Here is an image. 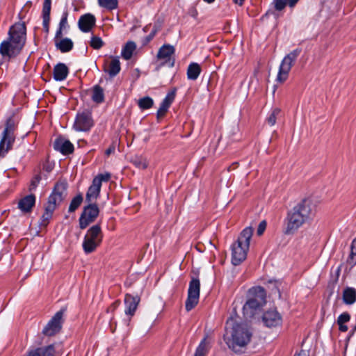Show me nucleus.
I'll list each match as a JSON object with an SVG mask.
<instances>
[{"label":"nucleus","instance_id":"nucleus-24","mask_svg":"<svg viewBox=\"0 0 356 356\" xmlns=\"http://www.w3.org/2000/svg\"><path fill=\"white\" fill-rule=\"evenodd\" d=\"M55 349L54 345L37 348L30 350L26 356H54Z\"/></svg>","mask_w":356,"mask_h":356},{"label":"nucleus","instance_id":"nucleus-23","mask_svg":"<svg viewBox=\"0 0 356 356\" xmlns=\"http://www.w3.org/2000/svg\"><path fill=\"white\" fill-rule=\"evenodd\" d=\"M69 73V69L64 63H58L54 66L53 71L54 79L56 81H61L65 80Z\"/></svg>","mask_w":356,"mask_h":356},{"label":"nucleus","instance_id":"nucleus-33","mask_svg":"<svg viewBox=\"0 0 356 356\" xmlns=\"http://www.w3.org/2000/svg\"><path fill=\"white\" fill-rule=\"evenodd\" d=\"M209 345L206 338L203 339L197 348L194 356H206L209 351Z\"/></svg>","mask_w":356,"mask_h":356},{"label":"nucleus","instance_id":"nucleus-16","mask_svg":"<svg viewBox=\"0 0 356 356\" xmlns=\"http://www.w3.org/2000/svg\"><path fill=\"white\" fill-rule=\"evenodd\" d=\"M96 19L92 14L88 13L81 15L78 22L79 29L85 33L89 32L95 25Z\"/></svg>","mask_w":356,"mask_h":356},{"label":"nucleus","instance_id":"nucleus-9","mask_svg":"<svg viewBox=\"0 0 356 356\" xmlns=\"http://www.w3.org/2000/svg\"><path fill=\"white\" fill-rule=\"evenodd\" d=\"M99 209L96 204L88 202V205L84 207L79 218V227L81 229H86L97 218Z\"/></svg>","mask_w":356,"mask_h":356},{"label":"nucleus","instance_id":"nucleus-14","mask_svg":"<svg viewBox=\"0 0 356 356\" xmlns=\"http://www.w3.org/2000/svg\"><path fill=\"white\" fill-rule=\"evenodd\" d=\"M175 53V48L170 44H164L159 50L157 58L163 60L161 65L168 64L170 67L174 65V60H171V56Z\"/></svg>","mask_w":356,"mask_h":356},{"label":"nucleus","instance_id":"nucleus-49","mask_svg":"<svg viewBox=\"0 0 356 356\" xmlns=\"http://www.w3.org/2000/svg\"><path fill=\"white\" fill-rule=\"evenodd\" d=\"M299 0H287L286 5L289 4L290 7H293Z\"/></svg>","mask_w":356,"mask_h":356},{"label":"nucleus","instance_id":"nucleus-47","mask_svg":"<svg viewBox=\"0 0 356 356\" xmlns=\"http://www.w3.org/2000/svg\"><path fill=\"white\" fill-rule=\"evenodd\" d=\"M167 111H168L166 109L160 106L157 111V118L159 119V118H163L165 115Z\"/></svg>","mask_w":356,"mask_h":356},{"label":"nucleus","instance_id":"nucleus-11","mask_svg":"<svg viewBox=\"0 0 356 356\" xmlns=\"http://www.w3.org/2000/svg\"><path fill=\"white\" fill-rule=\"evenodd\" d=\"M65 311V309H61L54 314L43 328L42 332L44 335L52 337L60 331L63 323V317Z\"/></svg>","mask_w":356,"mask_h":356},{"label":"nucleus","instance_id":"nucleus-8","mask_svg":"<svg viewBox=\"0 0 356 356\" xmlns=\"http://www.w3.org/2000/svg\"><path fill=\"white\" fill-rule=\"evenodd\" d=\"M300 52V49H296L284 57L279 67L276 79L277 82L283 83L288 79L289 73Z\"/></svg>","mask_w":356,"mask_h":356},{"label":"nucleus","instance_id":"nucleus-3","mask_svg":"<svg viewBox=\"0 0 356 356\" xmlns=\"http://www.w3.org/2000/svg\"><path fill=\"white\" fill-rule=\"evenodd\" d=\"M312 214L311 203L304 200L294 207L287 213L285 219V234L295 233L303 224L308 221Z\"/></svg>","mask_w":356,"mask_h":356},{"label":"nucleus","instance_id":"nucleus-29","mask_svg":"<svg viewBox=\"0 0 356 356\" xmlns=\"http://www.w3.org/2000/svg\"><path fill=\"white\" fill-rule=\"evenodd\" d=\"M136 49V44L134 42H127L122 50V56L125 60H129Z\"/></svg>","mask_w":356,"mask_h":356},{"label":"nucleus","instance_id":"nucleus-53","mask_svg":"<svg viewBox=\"0 0 356 356\" xmlns=\"http://www.w3.org/2000/svg\"><path fill=\"white\" fill-rule=\"evenodd\" d=\"M204 2H207L208 3H213L215 0H203Z\"/></svg>","mask_w":356,"mask_h":356},{"label":"nucleus","instance_id":"nucleus-30","mask_svg":"<svg viewBox=\"0 0 356 356\" xmlns=\"http://www.w3.org/2000/svg\"><path fill=\"white\" fill-rule=\"evenodd\" d=\"M92 99L96 103H102L104 100L103 89L98 85L93 88Z\"/></svg>","mask_w":356,"mask_h":356},{"label":"nucleus","instance_id":"nucleus-15","mask_svg":"<svg viewBox=\"0 0 356 356\" xmlns=\"http://www.w3.org/2000/svg\"><path fill=\"white\" fill-rule=\"evenodd\" d=\"M140 298L136 296H133L130 294H126L124 298V305L125 309L124 313L127 316H129V318L128 319V322L130 321L131 317L133 316L137 309L138 305L140 302Z\"/></svg>","mask_w":356,"mask_h":356},{"label":"nucleus","instance_id":"nucleus-50","mask_svg":"<svg viewBox=\"0 0 356 356\" xmlns=\"http://www.w3.org/2000/svg\"><path fill=\"white\" fill-rule=\"evenodd\" d=\"M339 329L341 332H346L348 330V326L345 324H338Z\"/></svg>","mask_w":356,"mask_h":356},{"label":"nucleus","instance_id":"nucleus-32","mask_svg":"<svg viewBox=\"0 0 356 356\" xmlns=\"http://www.w3.org/2000/svg\"><path fill=\"white\" fill-rule=\"evenodd\" d=\"M67 17H68V11L66 10L63 12L62 15V17L60 19L59 23V28L56 31V37L61 38L62 37V31L67 26Z\"/></svg>","mask_w":356,"mask_h":356},{"label":"nucleus","instance_id":"nucleus-35","mask_svg":"<svg viewBox=\"0 0 356 356\" xmlns=\"http://www.w3.org/2000/svg\"><path fill=\"white\" fill-rule=\"evenodd\" d=\"M281 110L278 108H275L272 110L271 113L266 118V122L270 126H273L276 123V120L280 115Z\"/></svg>","mask_w":356,"mask_h":356},{"label":"nucleus","instance_id":"nucleus-48","mask_svg":"<svg viewBox=\"0 0 356 356\" xmlns=\"http://www.w3.org/2000/svg\"><path fill=\"white\" fill-rule=\"evenodd\" d=\"M115 151V147L114 146H111L109 147L105 152L106 154V155H110L111 154L113 153Z\"/></svg>","mask_w":356,"mask_h":356},{"label":"nucleus","instance_id":"nucleus-5","mask_svg":"<svg viewBox=\"0 0 356 356\" xmlns=\"http://www.w3.org/2000/svg\"><path fill=\"white\" fill-rule=\"evenodd\" d=\"M252 234L253 228L247 227L241 232L236 242L232 244V262L234 266L240 264L246 259Z\"/></svg>","mask_w":356,"mask_h":356},{"label":"nucleus","instance_id":"nucleus-26","mask_svg":"<svg viewBox=\"0 0 356 356\" xmlns=\"http://www.w3.org/2000/svg\"><path fill=\"white\" fill-rule=\"evenodd\" d=\"M343 300L346 305H352L356 301V290L346 287L343 292Z\"/></svg>","mask_w":356,"mask_h":356},{"label":"nucleus","instance_id":"nucleus-52","mask_svg":"<svg viewBox=\"0 0 356 356\" xmlns=\"http://www.w3.org/2000/svg\"><path fill=\"white\" fill-rule=\"evenodd\" d=\"M245 0H234V3L239 5V6H242L243 2H244Z\"/></svg>","mask_w":356,"mask_h":356},{"label":"nucleus","instance_id":"nucleus-2","mask_svg":"<svg viewBox=\"0 0 356 356\" xmlns=\"http://www.w3.org/2000/svg\"><path fill=\"white\" fill-rule=\"evenodd\" d=\"M26 38V28L24 22H17L10 26L8 37L0 44V54L3 58L17 56L23 49Z\"/></svg>","mask_w":356,"mask_h":356},{"label":"nucleus","instance_id":"nucleus-45","mask_svg":"<svg viewBox=\"0 0 356 356\" xmlns=\"http://www.w3.org/2000/svg\"><path fill=\"white\" fill-rule=\"evenodd\" d=\"M266 225H267V223H266V220H262L261 222H260V223L259 224L257 230V234L258 236H261L264 234V232L266 228Z\"/></svg>","mask_w":356,"mask_h":356},{"label":"nucleus","instance_id":"nucleus-18","mask_svg":"<svg viewBox=\"0 0 356 356\" xmlns=\"http://www.w3.org/2000/svg\"><path fill=\"white\" fill-rule=\"evenodd\" d=\"M101 187L99 180L93 179L92 183L86 193V201L87 202H92V201L95 200L99 195Z\"/></svg>","mask_w":356,"mask_h":356},{"label":"nucleus","instance_id":"nucleus-39","mask_svg":"<svg viewBox=\"0 0 356 356\" xmlns=\"http://www.w3.org/2000/svg\"><path fill=\"white\" fill-rule=\"evenodd\" d=\"M90 44L95 49H99L103 46V41L98 36H92Z\"/></svg>","mask_w":356,"mask_h":356},{"label":"nucleus","instance_id":"nucleus-44","mask_svg":"<svg viewBox=\"0 0 356 356\" xmlns=\"http://www.w3.org/2000/svg\"><path fill=\"white\" fill-rule=\"evenodd\" d=\"M111 178V175L109 173L100 174L95 177L94 179H97L99 180L100 186H102V181H108Z\"/></svg>","mask_w":356,"mask_h":356},{"label":"nucleus","instance_id":"nucleus-7","mask_svg":"<svg viewBox=\"0 0 356 356\" xmlns=\"http://www.w3.org/2000/svg\"><path fill=\"white\" fill-rule=\"evenodd\" d=\"M103 238V234L99 224L92 226L84 236L83 241V249L85 253L89 254L94 252L101 244Z\"/></svg>","mask_w":356,"mask_h":356},{"label":"nucleus","instance_id":"nucleus-46","mask_svg":"<svg viewBox=\"0 0 356 356\" xmlns=\"http://www.w3.org/2000/svg\"><path fill=\"white\" fill-rule=\"evenodd\" d=\"M120 305V300L115 301L110 307L108 308L107 312L111 311L113 312L115 309H116L119 305Z\"/></svg>","mask_w":356,"mask_h":356},{"label":"nucleus","instance_id":"nucleus-43","mask_svg":"<svg viewBox=\"0 0 356 356\" xmlns=\"http://www.w3.org/2000/svg\"><path fill=\"white\" fill-rule=\"evenodd\" d=\"M41 179V177L40 175H35L33 179L31 181L30 186H29V190L33 191L36 188L38 184L40 183V181Z\"/></svg>","mask_w":356,"mask_h":356},{"label":"nucleus","instance_id":"nucleus-21","mask_svg":"<svg viewBox=\"0 0 356 356\" xmlns=\"http://www.w3.org/2000/svg\"><path fill=\"white\" fill-rule=\"evenodd\" d=\"M264 304V302L259 301L254 298H250L243 305V313L247 316H252L254 311L262 306Z\"/></svg>","mask_w":356,"mask_h":356},{"label":"nucleus","instance_id":"nucleus-10","mask_svg":"<svg viewBox=\"0 0 356 356\" xmlns=\"http://www.w3.org/2000/svg\"><path fill=\"white\" fill-rule=\"evenodd\" d=\"M200 282L197 278H192L189 283L188 297L185 307L187 312L193 309L198 303L200 298Z\"/></svg>","mask_w":356,"mask_h":356},{"label":"nucleus","instance_id":"nucleus-20","mask_svg":"<svg viewBox=\"0 0 356 356\" xmlns=\"http://www.w3.org/2000/svg\"><path fill=\"white\" fill-rule=\"evenodd\" d=\"M120 62L118 57H111V60L104 66V72L111 77L115 76L120 71Z\"/></svg>","mask_w":356,"mask_h":356},{"label":"nucleus","instance_id":"nucleus-41","mask_svg":"<svg viewBox=\"0 0 356 356\" xmlns=\"http://www.w3.org/2000/svg\"><path fill=\"white\" fill-rule=\"evenodd\" d=\"M286 1L287 0H273L272 3L276 10L281 11L286 7Z\"/></svg>","mask_w":356,"mask_h":356},{"label":"nucleus","instance_id":"nucleus-28","mask_svg":"<svg viewBox=\"0 0 356 356\" xmlns=\"http://www.w3.org/2000/svg\"><path fill=\"white\" fill-rule=\"evenodd\" d=\"M201 72V67L199 64L193 63L187 69V77L190 80H196Z\"/></svg>","mask_w":356,"mask_h":356},{"label":"nucleus","instance_id":"nucleus-1","mask_svg":"<svg viewBox=\"0 0 356 356\" xmlns=\"http://www.w3.org/2000/svg\"><path fill=\"white\" fill-rule=\"evenodd\" d=\"M251 337L252 332L246 324L238 323L233 318L227 321L224 339L227 346L234 352H241L250 343Z\"/></svg>","mask_w":356,"mask_h":356},{"label":"nucleus","instance_id":"nucleus-31","mask_svg":"<svg viewBox=\"0 0 356 356\" xmlns=\"http://www.w3.org/2000/svg\"><path fill=\"white\" fill-rule=\"evenodd\" d=\"M98 4L102 8L113 10L118 8V0H98Z\"/></svg>","mask_w":356,"mask_h":356},{"label":"nucleus","instance_id":"nucleus-37","mask_svg":"<svg viewBox=\"0 0 356 356\" xmlns=\"http://www.w3.org/2000/svg\"><path fill=\"white\" fill-rule=\"evenodd\" d=\"M175 92H169L164 98V99L162 101L160 106L168 111L175 99Z\"/></svg>","mask_w":356,"mask_h":356},{"label":"nucleus","instance_id":"nucleus-4","mask_svg":"<svg viewBox=\"0 0 356 356\" xmlns=\"http://www.w3.org/2000/svg\"><path fill=\"white\" fill-rule=\"evenodd\" d=\"M67 187L68 184L65 180H60L56 183L42 216L41 225L42 226L48 225L56 207L67 197Z\"/></svg>","mask_w":356,"mask_h":356},{"label":"nucleus","instance_id":"nucleus-22","mask_svg":"<svg viewBox=\"0 0 356 356\" xmlns=\"http://www.w3.org/2000/svg\"><path fill=\"white\" fill-rule=\"evenodd\" d=\"M55 46L61 52L65 53L70 51L74 46V43L71 39L68 38H57L56 35L54 38Z\"/></svg>","mask_w":356,"mask_h":356},{"label":"nucleus","instance_id":"nucleus-36","mask_svg":"<svg viewBox=\"0 0 356 356\" xmlns=\"http://www.w3.org/2000/svg\"><path fill=\"white\" fill-rule=\"evenodd\" d=\"M132 163L139 169H145L147 167L146 159L141 156H135L132 159Z\"/></svg>","mask_w":356,"mask_h":356},{"label":"nucleus","instance_id":"nucleus-17","mask_svg":"<svg viewBox=\"0 0 356 356\" xmlns=\"http://www.w3.org/2000/svg\"><path fill=\"white\" fill-rule=\"evenodd\" d=\"M54 149L60 152L63 154H69L73 152L74 145L70 140L63 138H57L54 144Z\"/></svg>","mask_w":356,"mask_h":356},{"label":"nucleus","instance_id":"nucleus-40","mask_svg":"<svg viewBox=\"0 0 356 356\" xmlns=\"http://www.w3.org/2000/svg\"><path fill=\"white\" fill-rule=\"evenodd\" d=\"M349 259L350 264H356V238L353 241L351 244V252Z\"/></svg>","mask_w":356,"mask_h":356},{"label":"nucleus","instance_id":"nucleus-34","mask_svg":"<svg viewBox=\"0 0 356 356\" xmlns=\"http://www.w3.org/2000/svg\"><path fill=\"white\" fill-rule=\"evenodd\" d=\"M83 202V196L81 194L76 195L71 201L68 211L72 213L75 211Z\"/></svg>","mask_w":356,"mask_h":356},{"label":"nucleus","instance_id":"nucleus-42","mask_svg":"<svg viewBox=\"0 0 356 356\" xmlns=\"http://www.w3.org/2000/svg\"><path fill=\"white\" fill-rule=\"evenodd\" d=\"M350 319V316L348 312H343L337 318V324H345Z\"/></svg>","mask_w":356,"mask_h":356},{"label":"nucleus","instance_id":"nucleus-13","mask_svg":"<svg viewBox=\"0 0 356 356\" xmlns=\"http://www.w3.org/2000/svg\"><path fill=\"white\" fill-rule=\"evenodd\" d=\"M264 323L266 327H277L282 323V316L276 309L265 312L262 316Z\"/></svg>","mask_w":356,"mask_h":356},{"label":"nucleus","instance_id":"nucleus-51","mask_svg":"<svg viewBox=\"0 0 356 356\" xmlns=\"http://www.w3.org/2000/svg\"><path fill=\"white\" fill-rule=\"evenodd\" d=\"M295 356H309V355L305 351L302 350Z\"/></svg>","mask_w":356,"mask_h":356},{"label":"nucleus","instance_id":"nucleus-12","mask_svg":"<svg viewBox=\"0 0 356 356\" xmlns=\"http://www.w3.org/2000/svg\"><path fill=\"white\" fill-rule=\"evenodd\" d=\"M94 125L91 113L84 111L76 114L73 128L76 131H88Z\"/></svg>","mask_w":356,"mask_h":356},{"label":"nucleus","instance_id":"nucleus-27","mask_svg":"<svg viewBox=\"0 0 356 356\" xmlns=\"http://www.w3.org/2000/svg\"><path fill=\"white\" fill-rule=\"evenodd\" d=\"M249 295L260 302L265 303L266 291L261 286L252 287L249 290Z\"/></svg>","mask_w":356,"mask_h":356},{"label":"nucleus","instance_id":"nucleus-38","mask_svg":"<svg viewBox=\"0 0 356 356\" xmlns=\"http://www.w3.org/2000/svg\"><path fill=\"white\" fill-rule=\"evenodd\" d=\"M153 99L149 97L141 98L138 101V106L142 109H148L153 106Z\"/></svg>","mask_w":356,"mask_h":356},{"label":"nucleus","instance_id":"nucleus-25","mask_svg":"<svg viewBox=\"0 0 356 356\" xmlns=\"http://www.w3.org/2000/svg\"><path fill=\"white\" fill-rule=\"evenodd\" d=\"M51 0H44L42 8L43 26L46 31H49L50 22Z\"/></svg>","mask_w":356,"mask_h":356},{"label":"nucleus","instance_id":"nucleus-19","mask_svg":"<svg viewBox=\"0 0 356 356\" xmlns=\"http://www.w3.org/2000/svg\"><path fill=\"white\" fill-rule=\"evenodd\" d=\"M35 203V196L33 194L26 195L18 202V208L23 213L31 212Z\"/></svg>","mask_w":356,"mask_h":356},{"label":"nucleus","instance_id":"nucleus-54","mask_svg":"<svg viewBox=\"0 0 356 356\" xmlns=\"http://www.w3.org/2000/svg\"><path fill=\"white\" fill-rule=\"evenodd\" d=\"M275 289H276L277 291H279V289H277V286H275ZM278 293H279V296H280V292H278Z\"/></svg>","mask_w":356,"mask_h":356},{"label":"nucleus","instance_id":"nucleus-6","mask_svg":"<svg viewBox=\"0 0 356 356\" xmlns=\"http://www.w3.org/2000/svg\"><path fill=\"white\" fill-rule=\"evenodd\" d=\"M16 123L13 117H10L6 122V127L2 133L0 141V157L3 158L12 149L15 140V131Z\"/></svg>","mask_w":356,"mask_h":356}]
</instances>
